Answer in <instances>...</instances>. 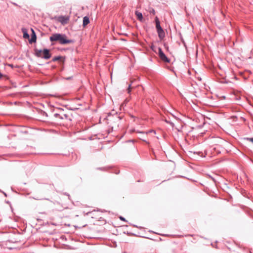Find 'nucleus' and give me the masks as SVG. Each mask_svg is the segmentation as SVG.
<instances>
[{"label": "nucleus", "mask_w": 253, "mask_h": 253, "mask_svg": "<svg viewBox=\"0 0 253 253\" xmlns=\"http://www.w3.org/2000/svg\"><path fill=\"white\" fill-rule=\"evenodd\" d=\"M50 42H58L61 44H65L72 43L73 41L71 40H68L67 36L65 34L55 33L52 34L49 38Z\"/></svg>", "instance_id": "obj_1"}, {"label": "nucleus", "mask_w": 253, "mask_h": 253, "mask_svg": "<svg viewBox=\"0 0 253 253\" xmlns=\"http://www.w3.org/2000/svg\"><path fill=\"white\" fill-rule=\"evenodd\" d=\"M52 19L60 22L62 25H64L69 22L70 17L69 16H55Z\"/></svg>", "instance_id": "obj_2"}, {"label": "nucleus", "mask_w": 253, "mask_h": 253, "mask_svg": "<svg viewBox=\"0 0 253 253\" xmlns=\"http://www.w3.org/2000/svg\"><path fill=\"white\" fill-rule=\"evenodd\" d=\"M56 116L59 115L60 116V120H71L70 118L69 115L66 113L64 111V110L62 109H59V114L56 115Z\"/></svg>", "instance_id": "obj_3"}, {"label": "nucleus", "mask_w": 253, "mask_h": 253, "mask_svg": "<svg viewBox=\"0 0 253 253\" xmlns=\"http://www.w3.org/2000/svg\"><path fill=\"white\" fill-rule=\"evenodd\" d=\"M158 50V54L160 59L165 62L169 63L170 62V60L166 56V55L163 52L162 48L161 47H159Z\"/></svg>", "instance_id": "obj_4"}, {"label": "nucleus", "mask_w": 253, "mask_h": 253, "mask_svg": "<svg viewBox=\"0 0 253 253\" xmlns=\"http://www.w3.org/2000/svg\"><path fill=\"white\" fill-rule=\"evenodd\" d=\"M43 56H42V58H43L45 59H49L51 56V55L49 52V50L47 48H44L43 49Z\"/></svg>", "instance_id": "obj_5"}, {"label": "nucleus", "mask_w": 253, "mask_h": 253, "mask_svg": "<svg viewBox=\"0 0 253 253\" xmlns=\"http://www.w3.org/2000/svg\"><path fill=\"white\" fill-rule=\"evenodd\" d=\"M155 22H156V28L157 29V31H159L161 29H163L160 25V22L159 21V19L157 16L155 17Z\"/></svg>", "instance_id": "obj_6"}, {"label": "nucleus", "mask_w": 253, "mask_h": 253, "mask_svg": "<svg viewBox=\"0 0 253 253\" xmlns=\"http://www.w3.org/2000/svg\"><path fill=\"white\" fill-rule=\"evenodd\" d=\"M31 30L32 31L33 33L31 36V38L30 39V40H29V42L31 43H32V42H35L37 40V37L35 32L32 29Z\"/></svg>", "instance_id": "obj_7"}, {"label": "nucleus", "mask_w": 253, "mask_h": 253, "mask_svg": "<svg viewBox=\"0 0 253 253\" xmlns=\"http://www.w3.org/2000/svg\"><path fill=\"white\" fill-rule=\"evenodd\" d=\"M35 55L38 57H42V53H43V50L38 49L37 48H35L34 50Z\"/></svg>", "instance_id": "obj_8"}, {"label": "nucleus", "mask_w": 253, "mask_h": 253, "mask_svg": "<svg viewBox=\"0 0 253 253\" xmlns=\"http://www.w3.org/2000/svg\"><path fill=\"white\" fill-rule=\"evenodd\" d=\"M157 31L158 36H159V38H160V39L163 40L165 37V33L163 29H161L159 31Z\"/></svg>", "instance_id": "obj_9"}, {"label": "nucleus", "mask_w": 253, "mask_h": 253, "mask_svg": "<svg viewBox=\"0 0 253 253\" xmlns=\"http://www.w3.org/2000/svg\"><path fill=\"white\" fill-rule=\"evenodd\" d=\"M135 14L136 16L137 17V19L139 21H142L143 17V15L141 12H140L138 11H136L135 12Z\"/></svg>", "instance_id": "obj_10"}, {"label": "nucleus", "mask_w": 253, "mask_h": 253, "mask_svg": "<svg viewBox=\"0 0 253 253\" xmlns=\"http://www.w3.org/2000/svg\"><path fill=\"white\" fill-rule=\"evenodd\" d=\"M90 22L89 17L87 16H84L83 18V26L85 27Z\"/></svg>", "instance_id": "obj_11"}, {"label": "nucleus", "mask_w": 253, "mask_h": 253, "mask_svg": "<svg viewBox=\"0 0 253 253\" xmlns=\"http://www.w3.org/2000/svg\"><path fill=\"white\" fill-rule=\"evenodd\" d=\"M21 30L23 34V38L24 39H29V35L28 33L27 30L25 28H22Z\"/></svg>", "instance_id": "obj_12"}, {"label": "nucleus", "mask_w": 253, "mask_h": 253, "mask_svg": "<svg viewBox=\"0 0 253 253\" xmlns=\"http://www.w3.org/2000/svg\"><path fill=\"white\" fill-rule=\"evenodd\" d=\"M244 140L249 141L253 144V137H252V138L245 137V138H244Z\"/></svg>", "instance_id": "obj_13"}, {"label": "nucleus", "mask_w": 253, "mask_h": 253, "mask_svg": "<svg viewBox=\"0 0 253 253\" xmlns=\"http://www.w3.org/2000/svg\"><path fill=\"white\" fill-rule=\"evenodd\" d=\"M62 58L61 56H55L52 59V61L55 62L57 60H60Z\"/></svg>", "instance_id": "obj_14"}, {"label": "nucleus", "mask_w": 253, "mask_h": 253, "mask_svg": "<svg viewBox=\"0 0 253 253\" xmlns=\"http://www.w3.org/2000/svg\"><path fill=\"white\" fill-rule=\"evenodd\" d=\"M165 121L167 123L169 124V125H171V126L172 127H173V126H174V124H173L172 122H171V121H169V120H167V119H165Z\"/></svg>", "instance_id": "obj_15"}, {"label": "nucleus", "mask_w": 253, "mask_h": 253, "mask_svg": "<svg viewBox=\"0 0 253 253\" xmlns=\"http://www.w3.org/2000/svg\"><path fill=\"white\" fill-rule=\"evenodd\" d=\"M149 12L150 13H152L153 15L155 14V10L153 8H151L150 10H149Z\"/></svg>", "instance_id": "obj_16"}, {"label": "nucleus", "mask_w": 253, "mask_h": 253, "mask_svg": "<svg viewBox=\"0 0 253 253\" xmlns=\"http://www.w3.org/2000/svg\"><path fill=\"white\" fill-rule=\"evenodd\" d=\"M59 114V112L58 113H54V115H53V116L56 118V119H60V116L59 115H57L56 116V115H58Z\"/></svg>", "instance_id": "obj_17"}, {"label": "nucleus", "mask_w": 253, "mask_h": 253, "mask_svg": "<svg viewBox=\"0 0 253 253\" xmlns=\"http://www.w3.org/2000/svg\"><path fill=\"white\" fill-rule=\"evenodd\" d=\"M151 132H154V133H156V132L155 130H149V131L147 132V133H151Z\"/></svg>", "instance_id": "obj_18"}, {"label": "nucleus", "mask_w": 253, "mask_h": 253, "mask_svg": "<svg viewBox=\"0 0 253 253\" xmlns=\"http://www.w3.org/2000/svg\"><path fill=\"white\" fill-rule=\"evenodd\" d=\"M128 92L129 93L130 92V84L129 85L127 88Z\"/></svg>", "instance_id": "obj_19"}, {"label": "nucleus", "mask_w": 253, "mask_h": 253, "mask_svg": "<svg viewBox=\"0 0 253 253\" xmlns=\"http://www.w3.org/2000/svg\"><path fill=\"white\" fill-rule=\"evenodd\" d=\"M120 219H121V220H122V221H126V219H125V218L124 217H122V216H121V217H120Z\"/></svg>", "instance_id": "obj_20"}, {"label": "nucleus", "mask_w": 253, "mask_h": 253, "mask_svg": "<svg viewBox=\"0 0 253 253\" xmlns=\"http://www.w3.org/2000/svg\"><path fill=\"white\" fill-rule=\"evenodd\" d=\"M2 76H2V74H1V73H0V78H1L2 77Z\"/></svg>", "instance_id": "obj_21"}, {"label": "nucleus", "mask_w": 253, "mask_h": 253, "mask_svg": "<svg viewBox=\"0 0 253 253\" xmlns=\"http://www.w3.org/2000/svg\"><path fill=\"white\" fill-rule=\"evenodd\" d=\"M151 48L153 50H154V47H153V46H151Z\"/></svg>", "instance_id": "obj_22"}, {"label": "nucleus", "mask_w": 253, "mask_h": 253, "mask_svg": "<svg viewBox=\"0 0 253 253\" xmlns=\"http://www.w3.org/2000/svg\"><path fill=\"white\" fill-rule=\"evenodd\" d=\"M192 236V235H186V236Z\"/></svg>", "instance_id": "obj_23"}]
</instances>
